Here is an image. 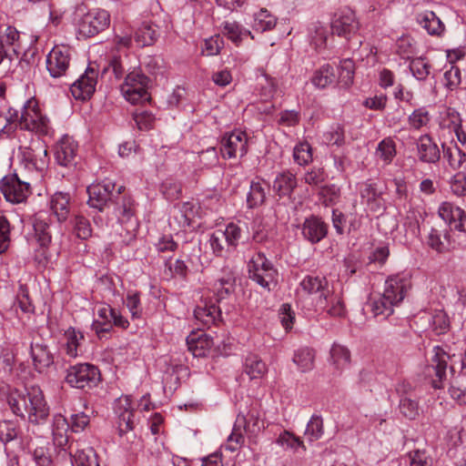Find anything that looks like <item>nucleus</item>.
Returning a JSON list of instances; mask_svg holds the SVG:
<instances>
[{
  "label": "nucleus",
  "mask_w": 466,
  "mask_h": 466,
  "mask_svg": "<svg viewBox=\"0 0 466 466\" xmlns=\"http://www.w3.org/2000/svg\"><path fill=\"white\" fill-rule=\"evenodd\" d=\"M110 15L106 10H91L77 22V32L83 37H91L107 28Z\"/></svg>",
  "instance_id": "obj_9"
},
{
  "label": "nucleus",
  "mask_w": 466,
  "mask_h": 466,
  "mask_svg": "<svg viewBox=\"0 0 466 466\" xmlns=\"http://www.w3.org/2000/svg\"><path fill=\"white\" fill-rule=\"evenodd\" d=\"M188 350L194 357L207 356L214 346L213 339L202 330L192 331L187 337Z\"/></svg>",
  "instance_id": "obj_23"
},
{
  "label": "nucleus",
  "mask_w": 466,
  "mask_h": 466,
  "mask_svg": "<svg viewBox=\"0 0 466 466\" xmlns=\"http://www.w3.org/2000/svg\"><path fill=\"white\" fill-rule=\"evenodd\" d=\"M100 380L99 370L89 363H78L68 368L66 381L73 388H91Z\"/></svg>",
  "instance_id": "obj_8"
},
{
  "label": "nucleus",
  "mask_w": 466,
  "mask_h": 466,
  "mask_svg": "<svg viewBox=\"0 0 466 466\" xmlns=\"http://www.w3.org/2000/svg\"><path fill=\"white\" fill-rule=\"evenodd\" d=\"M438 214L451 228L460 232L466 231V214L460 207L445 201L440 205Z\"/></svg>",
  "instance_id": "obj_20"
},
{
  "label": "nucleus",
  "mask_w": 466,
  "mask_h": 466,
  "mask_svg": "<svg viewBox=\"0 0 466 466\" xmlns=\"http://www.w3.org/2000/svg\"><path fill=\"white\" fill-rule=\"evenodd\" d=\"M114 309L108 305L102 304L97 309V319L92 323V329L99 338L112 329V316Z\"/></svg>",
  "instance_id": "obj_31"
},
{
  "label": "nucleus",
  "mask_w": 466,
  "mask_h": 466,
  "mask_svg": "<svg viewBox=\"0 0 466 466\" xmlns=\"http://www.w3.org/2000/svg\"><path fill=\"white\" fill-rule=\"evenodd\" d=\"M121 189V186L116 188V183L110 178L93 183L86 189L89 196L88 204L92 208L102 210L103 206L111 198L114 191L120 194Z\"/></svg>",
  "instance_id": "obj_14"
},
{
  "label": "nucleus",
  "mask_w": 466,
  "mask_h": 466,
  "mask_svg": "<svg viewBox=\"0 0 466 466\" xmlns=\"http://www.w3.org/2000/svg\"><path fill=\"white\" fill-rule=\"evenodd\" d=\"M327 225L318 217L305 219L302 225V234L311 243H318L327 235Z\"/></svg>",
  "instance_id": "obj_27"
},
{
  "label": "nucleus",
  "mask_w": 466,
  "mask_h": 466,
  "mask_svg": "<svg viewBox=\"0 0 466 466\" xmlns=\"http://www.w3.org/2000/svg\"><path fill=\"white\" fill-rule=\"evenodd\" d=\"M322 142L328 146L340 147L344 144V129L339 124L331 126L322 135Z\"/></svg>",
  "instance_id": "obj_49"
},
{
  "label": "nucleus",
  "mask_w": 466,
  "mask_h": 466,
  "mask_svg": "<svg viewBox=\"0 0 466 466\" xmlns=\"http://www.w3.org/2000/svg\"><path fill=\"white\" fill-rule=\"evenodd\" d=\"M329 288L325 277L305 276L297 289L299 299L309 300L314 309H324L328 305Z\"/></svg>",
  "instance_id": "obj_5"
},
{
  "label": "nucleus",
  "mask_w": 466,
  "mask_h": 466,
  "mask_svg": "<svg viewBox=\"0 0 466 466\" xmlns=\"http://www.w3.org/2000/svg\"><path fill=\"white\" fill-rule=\"evenodd\" d=\"M114 411L117 418V429L120 436L134 430L137 420L130 396L124 395L116 399Z\"/></svg>",
  "instance_id": "obj_12"
},
{
  "label": "nucleus",
  "mask_w": 466,
  "mask_h": 466,
  "mask_svg": "<svg viewBox=\"0 0 466 466\" xmlns=\"http://www.w3.org/2000/svg\"><path fill=\"white\" fill-rule=\"evenodd\" d=\"M334 79L335 73L333 67L330 65L326 64L314 73L311 78V83L318 88H325L332 84Z\"/></svg>",
  "instance_id": "obj_46"
},
{
  "label": "nucleus",
  "mask_w": 466,
  "mask_h": 466,
  "mask_svg": "<svg viewBox=\"0 0 466 466\" xmlns=\"http://www.w3.org/2000/svg\"><path fill=\"white\" fill-rule=\"evenodd\" d=\"M309 34L311 41L315 46L321 47L327 41L329 30L324 24L320 22H315L309 27Z\"/></svg>",
  "instance_id": "obj_59"
},
{
  "label": "nucleus",
  "mask_w": 466,
  "mask_h": 466,
  "mask_svg": "<svg viewBox=\"0 0 466 466\" xmlns=\"http://www.w3.org/2000/svg\"><path fill=\"white\" fill-rule=\"evenodd\" d=\"M416 147L418 157L421 162L435 164L440 160V148L430 135H421L416 142Z\"/></svg>",
  "instance_id": "obj_22"
},
{
  "label": "nucleus",
  "mask_w": 466,
  "mask_h": 466,
  "mask_svg": "<svg viewBox=\"0 0 466 466\" xmlns=\"http://www.w3.org/2000/svg\"><path fill=\"white\" fill-rule=\"evenodd\" d=\"M417 23L431 35L440 36L443 34L445 26L436 14L430 10L420 12L416 15Z\"/></svg>",
  "instance_id": "obj_30"
},
{
  "label": "nucleus",
  "mask_w": 466,
  "mask_h": 466,
  "mask_svg": "<svg viewBox=\"0 0 466 466\" xmlns=\"http://www.w3.org/2000/svg\"><path fill=\"white\" fill-rule=\"evenodd\" d=\"M396 143L391 137L382 139L377 146L375 157L381 161L383 165H390L396 157Z\"/></svg>",
  "instance_id": "obj_38"
},
{
  "label": "nucleus",
  "mask_w": 466,
  "mask_h": 466,
  "mask_svg": "<svg viewBox=\"0 0 466 466\" xmlns=\"http://www.w3.org/2000/svg\"><path fill=\"white\" fill-rule=\"evenodd\" d=\"M423 220V213L414 208H410L403 221L407 235L417 237L420 234V222Z\"/></svg>",
  "instance_id": "obj_44"
},
{
  "label": "nucleus",
  "mask_w": 466,
  "mask_h": 466,
  "mask_svg": "<svg viewBox=\"0 0 466 466\" xmlns=\"http://www.w3.org/2000/svg\"><path fill=\"white\" fill-rule=\"evenodd\" d=\"M70 201L71 197L67 192L57 191L52 195L49 206L58 222L62 223L67 219L70 213Z\"/></svg>",
  "instance_id": "obj_28"
},
{
  "label": "nucleus",
  "mask_w": 466,
  "mask_h": 466,
  "mask_svg": "<svg viewBox=\"0 0 466 466\" xmlns=\"http://www.w3.org/2000/svg\"><path fill=\"white\" fill-rule=\"evenodd\" d=\"M19 38V32L13 26H7L3 32H0V40L6 49L12 47L15 51Z\"/></svg>",
  "instance_id": "obj_62"
},
{
  "label": "nucleus",
  "mask_w": 466,
  "mask_h": 466,
  "mask_svg": "<svg viewBox=\"0 0 466 466\" xmlns=\"http://www.w3.org/2000/svg\"><path fill=\"white\" fill-rule=\"evenodd\" d=\"M76 236L81 239H87L92 235V228L89 220L82 215H76L72 220Z\"/></svg>",
  "instance_id": "obj_54"
},
{
  "label": "nucleus",
  "mask_w": 466,
  "mask_h": 466,
  "mask_svg": "<svg viewBox=\"0 0 466 466\" xmlns=\"http://www.w3.org/2000/svg\"><path fill=\"white\" fill-rule=\"evenodd\" d=\"M296 186V177L289 171H284L276 177L273 183V189L279 196H288L291 194Z\"/></svg>",
  "instance_id": "obj_40"
},
{
  "label": "nucleus",
  "mask_w": 466,
  "mask_h": 466,
  "mask_svg": "<svg viewBox=\"0 0 466 466\" xmlns=\"http://www.w3.org/2000/svg\"><path fill=\"white\" fill-rule=\"evenodd\" d=\"M248 277L266 290L273 289L278 284V269L262 252L255 253L248 262Z\"/></svg>",
  "instance_id": "obj_6"
},
{
  "label": "nucleus",
  "mask_w": 466,
  "mask_h": 466,
  "mask_svg": "<svg viewBox=\"0 0 466 466\" xmlns=\"http://www.w3.org/2000/svg\"><path fill=\"white\" fill-rule=\"evenodd\" d=\"M433 356L431 358V366L435 372V379L432 385L435 389H441L447 376L449 354L440 346L433 348Z\"/></svg>",
  "instance_id": "obj_24"
},
{
  "label": "nucleus",
  "mask_w": 466,
  "mask_h": 466,
  "mask_svg": "<svg viewBox=\"0 0 466 466\" xmlns=\"http://www.w3.org/2000/svg\"><path fill=\"white\" fill-rule=\"evenodd\" d=\"M148 87V77L140 69L135 68L125 77L120 92L127 102L137 105L149 100Z\"/></svg>",
  "instance_id": "obj_7"
},
{
  "label": "nucleus",
  "mask_w": 466,
  "mask_h": 466,
  "mask_svg": "<svg viewBox=\"0 0 466 466\" xmlns=\"http://www.w3.org/2000/svg\"><path fill=\"white\" fill-rule=\"evenodd\" d=\"M269 190L268 184L260 178L253 179L247 194V206L248 208H256L264 204Z\"/></svg>",
  "instance_id": "obj_29"
},
{
  "label": "nucleus",
  "mask_w": 466,
  "mask_h": 466,
  "mask_svg": "<svg viewBox=\"0 0 466 466\" xmlns=\"http://www.w3.org/2000/svg\"><path fill=\"white\" fill-rule=\"evenodd\" d=\"M276 443L285 451H290L293 453H304L306 446L303 441L289 431L281 432L276 440Z\"/></svg>",
  "instance_id": "obj_36"
},
{
  "label": "nucleus",
  "mask_w": 466,
  "mask_h": 466,
  "mask_svg": "<svg viewBox=\"0 0 466 466\" xmlns=\"http://www.w3.org/2000/svg\"><path fill=\"white\" fill-rule=\"evenodd\" d=\"M461 122H463L461 115L454 108L448 107L440 114L439 127L442 131L451 132Z\"/></svg>",
  "instance_id": "obj_43"
},
{
  "label": "nucleus",
  "mask_w": 466,
  "mask_h": 466,
  "mask_svg": "<svg viewBox=\"0 0 466 466\" xmlns=\"http://www.w3.org/2000/svg\"><path fill=\"white\" fill-rule=\"evenodd\" d=\"M410 289V279L404 275L396 274L387 278L382 293L386 299L390 300L398 307L403 301Z\"/></svg>",
  "instance_id": "obj_18"
},
{
  "label": "nucleus",
  "mask_w": 466,
  "mask_h": 466,
  "mask_svg": "<svg viewBox=\"0 0 466 466\" xmlns=\"http://www.w3.org/2000/svg\"><path fill=\"white\" fill-rule=\"evenodd\" d=\"M34 239L42 248H46L51 242L49 225L40 217L35 218L33 223Z\"/></svg>",
  "instance_id": "obj_41"
},
{
  "label": "nucleus",
  "mask_w": 466,
  "mask_h": 466,
  "mask_svg": "<svg viewBox=\"0 0 466 466\" xmlns=\"http://www.w3.org/2000/svg\"><path fill=\"white\" fill-rule=\"evenodd\" d=\"M224 46V41L219 35L210 36L205 39L202 46V54L207 56H217Z\"/></svg>",
  "instance_id": "obj_64"
},
{
  "label": "nucleus",
  "mask_w": 466,
  "mask_h": 466,
  "mask_svg": "<svg viewBox=\"0 0 466 466\" xmlns=\"http://www.w3.org/2000/svg\"><path fill=\"white\" fill-rule=\"evenodd\" d=\"M84 339L85 336L81 330L69 327L62 338L61 352L69 359H76L82 353Z\"/></svg>",
  "instance_id": "obj_21"
},
{
  "label": "nucleus",
  "mask_w": 466,
  "mask_h": 466,
  "mask_svg": "<svg viewBox=\"0 0 466 466\" xmlns=\"http://www.w3.org/2000/svg\"><path fill=\"white\" fill-rule=\"evenodd\" d=\"M277 24V18L267 9H260L254 14L252 27L256 31L265 32L271 30Z\"/></svg>",
  "instance_id": "obj_45"
},
{
  "label": "nucleus",
  "mask_w": 466,
  "mask_h": 466,
  "mask_svg": "<svg viewBox=\"0 0 466 466\" xmlns=\"http://www.w3.org/2000/svg\"><path fill=\"white\" fill-rule=\"evenodd\" d=\"M124 303L127 308L133 319L141 318L143 313V308L141 306V300L138 292L128 291L126 296Z\"/></svg>",
  "instance_id": "obj_55"
},
{
  "label": "nucleus",
  "mask_w": 466,
  "mask_h": 466,
  "mask_svg": "<svg viewBox=\"0 0 466 466\" xmlns=\"http://www.w3.org/2000/svg\"><path fill=\"white\" fill-rule=\"evenodd\" d=\"M405 385H399L397 391L400 394L399 408L400 412L408 419L413 420L419 415V403L411 393L404 392Z\"/></svg>",
  "instance_id": "obj_32"
},
{
  "label": "nucleus",
  "mask_w": 466,
  "mask_h": 466,
  "mask_svg": "<svg viewBox=\"0 0 466 466\" xmlns=\"http://www.w3.org/2000/svg\"><path fill=\"white\" fill-rule=\"evenodd\" d=\"M71 61L70 48L66 46H55L46 56V69L54 78L66 75Z\"/></svg>",
  "instance_id": "obj_13"
},
{
  "label": "nucleus",
  "mask_w": 466,
  "mask_h": 466,
  "mask_svg": "<svg viewBox=\"0 0 466 466\" xmlns=\"http://www.w3.org/2000/svg\"><path fill=\"white\" fill-rule=\"evenodd\" d=\"M6 402L11 411L18 417L27 419L33 425H40L46 421L49 416V406L44 392L38 386L10 390Z\"/></svg>",
  "instance_id": "obj_1"
},
{
  "label": "nucleus",
  "mask_w": 466,
  "mask_h": 466,
  "mask_svg": "<svg viewBox=\"0 0 466 466\" xmlns=\"http://www.w3.org/2000/svg\"><path fill=\"white\" fill-rule=\"evenodd\" d=\"M461 83V72L457 66L451 65L443 74L442 84L445 88L453 91L459 87Z\"/></svg>",
  "instance_id": "obj_53"
},
{
  "label": "nucleus",
  "mask_w": 466,
  "mask_h": 466,
  "mask_svg": "<svg viewBox=\"0 0 466 466\" xmlns=\"http://www.w3.org/2000/svg\"><path fill=\"white\" fill-rule=\"evenodd\" d=\"M409 67L412 76L419 81L425 80L428 77L431 69L430 64L422 57L412 59Z\"/></svg>",
  "instance_id": "obj_56"
},
{
  "label": "nucleus",
  "mask_w": 466,
  "mask_h": 466,
  "mask_svg": "<svg viewBox=\"0 0 466 466\" xmlns=\"http://www.w3.org/2000/svg\"><path fill=\"white\" fill-rule=\"evenodd\" d=\"M116 215L127 234L134 235L138 228V223L135 218V202L131 198H123L122 204L116 209Z\"/></svg>",
  "instance_id": "obj_25"
},
{
  "label": "nucleus",
  "mask_w": 466,
  "mask_h": 466,
  "mask_svg": "<svg viewBox=\"0 0 466 466\" xmlns=\"http://www.w3.org/2000/svg\"><path fill=\"white\" fill-rule=\"evenodd\" d=\"M248 135L245 131L235 129L227 133L221 139V153L224 158L242 157L248 152Z\"/></svg>",
  "instance_id": "obj_11"
},
{
  "label": "nucleus",
  "mask_w": 466,
  "mask_h": 466,
  "mask_svg": "<svg viewBox=\"0 0 466 466\" xmlns=\"http://www.w3.org/2000/svg\"><path fill=\"white\" fill-rule=\"evenodd\" d=\"M0 189L5 198L11 203H21L28 196L29 184L21 181L17 176H5L0 181Z\"/></svg>",
  "instance_id": "obj_16"
},
{
  "label": "nucleus",
  "mask_w": 466,
  "mask_h": 466,
  "mask_svg": "<svg viewBox=\"0 0 466 466\" xmlns=\"http://www.w3.org/2000/svg\"><path fill=\"white\" fill-rule=\"evenodd\" d=\"M408 120L412 128L419 130L429 124L431 116L429 111L425 107H420L415 109L409 116Z\"/></svg>",
  "instance_id": "obj_60"
},
{
  "label": "nucleus",
  "mask_w": 466,
  "mask_h": 466,
  "mask_svg": "<svg viewBox=\"0 0 466 466\" xmlns=\"http://www.w3.org/2000/svg\"><path fill=\"white\" fill-rule=\"evenodd\" d=\"M293 159L299 166L309 164L313 159L311 146L306 141L298 143L293 149Z\"/></svg>",
  "instance_id": "obj_50"
},
{
  "label": "nucleus",
  "mask_w": 466,
  "mask_h": 466,
  "mask_svg": "<svg viewBox=\"0 0 466 466\" xmlns=\"http://www.w3.org/2000/svg\"><path fill=\"white\" fill-rule=\"evenodd\" d=\"M443 147L444 157L447 158L449 165L453 168L457 169L466 161L465 153L455 144L451 147Z\"/></svg>",
  "instance_id": "obj_51"
},
{
  "label": "nucleus",
  "mask_w": 466,
  "mask_h": 466,
  "mask_svg": "<svg viewBox=\"0 0 466 466\" xmlns=\"http://www.w3.org/2000/svg\"><path fill=\"white\" fill-rule=\"evenodd\" d=\"M223 29L227 37L236 45H238L243 40V38L248 35H250L253 38L249 30L246 29L240 24L235 21L225 22Z\"/></svg>",
  "instance_id": "obj_47"
},
{
  "label": "nucleus",
  "mask_w": 466,
  "mask_h": 466,
  "mask_svg": "<svg viewBox=\"0 0 466 466\" xmlns=\"http://www.w3.org/2000/svg\"><path fill=\"white\" fill-rule=\"evenodd\" d=\"M359 192L360 202L366 207L367 212L380 213L386 209L383 199L384 190L376 182L367 180L360 183Z\"/></svg>",
  "instance_id": "obj_10"
},
{
  "label": "nucleus",
  "mask_w": 466,
  "mask_h": 466,
  "mask_svg": "<svg viewBox=\"0 0 466 466\" xmlns=\"http://www.w3.org/2000/svg\"><path fill=\"white\" fill-rule=\"evenodd\" d=\"M98 73L92 66H88L84 72L70 86L72 96L76 99L85 100L89 98L96 90Z\"/></svg>",
  "instance_id": "obj_17"
},
{
  "label": "nucleus",
  "mask_w": 466,
  "mask_h": 466,
  "mask_svg": "<svg viewBox=\"0 0 466 466\" xmlns=\"http://www.w3.org/2000/svg\"><path fill=\"white\" fill-rule=\"evenodd\" d=\"M18 125L20 132L38 137L51 136L53 133L49 117L34 97L27 99L23 105Z\"/></svg>",
  "instance_id": "obj_4"
},
{
  "label": "nucleus",
  "mask_w": 466,
  "mask_h": 466,
  "mask_svg": "<svg viewBox=\"0 0 466 466\" xmlns=\"http://www.w3.org/2000/svg\"><path fill=\"white\" fill-rule=\"evenodd\" d=\"M292 360L299 371H309L314 368L315 352L308 347L300 348L294 352Z\"/></svg>",
  "instance_id": "obj_39"
},
{
  "label": "nucleus",
  "mask_w": 466,
  "mask_h": 466,
  "mask_svg": "<svg viewBox=\"0 0 466 466\" xmlns=\"http://www.w3.org/2000/svg\"><path fill=\"white\" fill-rule=\"evenodd\" d=\"M69 423L61 413L54 414L51 423L52 445L57 458L70 459L73 466H99L96 453L92 447L78 449L72 457L68 452Z\"/></svg>",
  "instance_id": "obj_2"
},
{
  "label": "nucleus",
  "mask_w": 466,
  "mask_h": 466,
  "mask_svg": "<svg viewBox=\"0 0 466 466\" xmlns=\"http://www.w3.org/2000/svg\"><path fill=\"white\" fill-rule=\"evenodd\" d=\"M194 318L198 325L209 328L221 321V310L215 302L201 299L194 309Z\"/></svg>",
  "instance_id": "obj_19"
},
{
  "label": "nucleus",
  "mask_w": 466,
  "mask_h": 466,
  "mask_svg": "<svg viewBox=\"0 0 466 466\" xmlns=\"http://www.w3.org/2000/svg\"><path fill=\"white\" fill-rule=\"evenodd\" d=\"M17 142L21 164L29 171L43 172L49 163L45 141L31 134L20 132L17 135Z\"/></svg>",
  "instance_id": "obj_3"
},
{
  "label": "nucleus",
  "mask_w": 466,
  "mask_h": 466,
  "mask_svg": "<svg viewBox=\"0 0 466 466\" xmlns=\"http://www.w3.org/2000/svg\"><path fill=\"white\" fill-rule=\"evenodd\" d=\"M319 196L325 206H333L339 200L340 188L334 184L325 186L320 189Z\"/></svg>",
  "instance_id": "obj_61"
},
{
  "label": "nucleus",
  "mask_w": 466,
  "mask_h": 466,
  "mask_svg": "<svg viewBox=\"0 0 466 466\" xmlns=\"http://www.w3.org/2000/svg\"><path fill=\"white\" fill-rule=\"evenodd\" d=\"M324 434L323 418L320 414L314 413L307 423L304 435L310 442L322 438Z\"/></svg>",
  "instance_id": "obj_42"
},
{
  "label": "nucleus",
  "mask_w": 466,
  "mask_h": 466,
  "mask_svg": "<svg viewBox=\"0 0 466 466\" xmlns=\"http://www.w3.org/2000/svg\"><path fill=\"white\" fill-rule=\"evenodd\" d=\"M199 207L197 203L194 202H185L183 203L180 213L182 216V220L180 224L182 227H190L195 223V218L198 217Z\"/></svg>",
  "instance_id": "obj_58"
},
{
  "label": "nucleus",
  "mask_w": 466,
  "mask_h": 466,
  "mask_svg": "<svg viewBox=\"0 0 466 466\" xmlns=\"http://www.w3.org/2000/svg\"><path fill=\"white\" fill-rule=\"evenodd\" d=\"M360 27L355 13L349 8L341 9L334 15L331 21L332 32L339 36L350 38Z\"/></svg>",
  "instance_id": "obj_15"
},
{
  "label": "nucleus",
  "mask_w": 466,
  "mask_h": 466,
  "mask_svg": "<svg viewBox=\"0 0 466 466\" xmlns=\"http://www.w3.org/2000/svg\"><path fill=\"white\" fill-rule=\"evenodd\" d=\"M330 364L339 371L349 369L351 364L350 350L344 345L333 343L330 349Z\"/></svg>",
  "instance_id": "obj_33"
},
{
  "label": "nucleus",
  "mask_w": 466,
  "mask_h": 466,
  "mask_svg": "<svg viewBox=\"0 0 466 466\" xmlns=\"http://www.w3.org/2000/svg\"><path fill=\"white\" fill-rule=\"evenodd\" d=\"M77 154V144L75 139L69 136H64L57 143L56 148V160L63 167L70 166L74 163Z\"/></svg>",
  "instance_id": "obj_26"
},
{
  "label": "nucleus",
  "mask_w": 466,
  "mask_h": 466,
  "mask_svg": "<svg viewBox=\"0 0 466 466\" xmlns=\"http://www.w3.org/2000/svg\"><path fill=\"white\" fill-rule=\"evenodd\" d=\"M316 310H326L332 317H343L346 309L342 299L329 290L328 305L324 309H315Z\"/></svg>",
  "instance_id": "obj_52"
},
{
  "label": "nucleus",
  "mask_w": 466,
  "mask_h": 466,
  "mask_svg": "<svg viewBox=\"0 0 466 466\" xmlns=\"http://www.w3.org/2000/svg\"><path fill=\"white\" fill-rule=\"evenodd\" d=\"M157 37L156 25L144 23L137 30L135 40L141 46L152 45Z\"/></svg>",
  "instance_id": "obj_48"
},
{
  "label": "nucleus",
  "mask_w": 466,
  "mask_h": 466,
  "mask_svg": "<svg viewBox=\"0 0 466 466\" xmlns=\"http://www.w3.org/2000/svg\"><path fill=\"white\" fill-rule=\"evenodd\" d=\"M31 357L35 369L43 371L53 363V357L47 347L42 343L31 345Z\"/></svg>",
  "instance_id": "obj_35"
},
{
  "label": "nucleus",
  "mask_w": 466,
  "mask_h": 466,
  "mask_svg": "<svg viewBox=\"0 0 466 466\" xmlns=\"http://www.w3.org/2000/svg\"><path fill=\"white\" fill-rule=\"evenodd\" d=\"M431 326L437 334H444L450 328L448 315L442 310H437L431 318Z\"/></svg>",
  "instance_id": "obj_63"
},
{
  "label": "nucleus",
  "mask_w": 466,
  "mask_h": 466,
  "mask_svg": "<svg viewBox=\"0 0 466 466\" xmlns=\"http://www.w3.org/2000/svg\"><path fill=\"white\" fill-rule=\"evenodd\" d=\"M369 307L375 317L382 316L388 318L394 312V305L390 300L385 299L383 293L370 296Z\"/></svg>",
  "instance_id": "obj_34"
},
{
  "label": "nucleus",
  "mask_w": 466,
  "mask_h": 466,
  "mask_svg": "<svg viewBox=\"0 0 466 466\" xmlns=\"http://www.w3.org/2000/svg\"><path fill=\"white\" fill-rule=\"evenodd\" d=\"M244 371L250 380H257L266 375L268 367L258 355L250 354L245 360Z\"/></svg>",
  "instance_id": "obj_37"
},
{
  "label": "nucleus",
  "mask_w": 466,
  "mask_h": 466,
  "mask_svg": "<svg viewBox=\"0 0 466 466\" xmlns=\"http://www.w3.org/2000/svg\"><path fill=\"white\" fill-rule=\"evenodd\" d=\"M222 234L224 236L227 246L229 248L235 249L239 243V240L242 237V229L241 228L235 224L229 223L227 225L226 228L222 230Z\"/></svg>",
  "instance_id": "obj_57"
}]
</instances>
